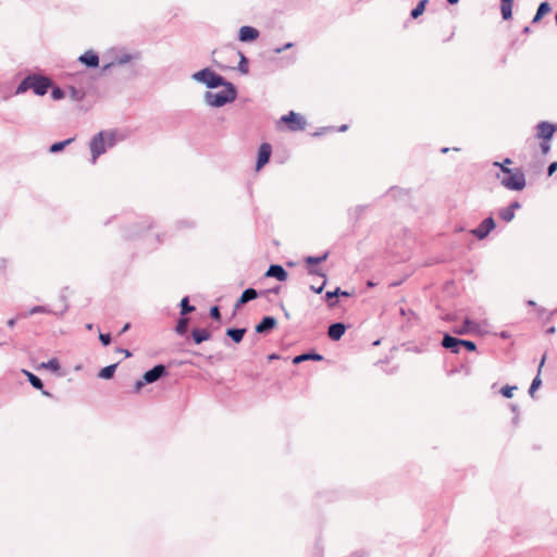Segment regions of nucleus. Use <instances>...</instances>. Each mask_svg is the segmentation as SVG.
Segmentation results:
<instances>
[{
	"label": "nucleus",
	"mask_w": 557,
	"mask_h": 557,
	"mask_svg": "<svg viewBox=\"0 0 557 557\" xmlns=\"http://www.w3.org/2000/svg\"><path fill=\"white\" fill-rule=\"evenodd\" d=\"M269 360L278 359V356L276 354L269 355Z\"/></svg>",
	"instance_id": "0e129e2a"
},
{
	"label": "nucleus",
	"mask_w": 557,
	"mask_h": 557,
	"mask_svg": "<svg viewBox=\"0 0 557 557\" xmlns=\"http://www.w3.org/2000/svg\"><path fill=\"white\" fill-rule=\"evenodd\" d=\"M557 170V161L552 162L547 168V175L552 176Z\"/></svg>",
	"instance_id": "8fccbe9b"
},
{
	"label": "nucleus",
	"mask_w": 557,
	"mask_h": 557,
	"mask_svg": "<svg viewBox=\"0 0 557 557\" xmlns=\"http://www.w3.org/2000/svg\"><path fill=\"white\" fill-rule=\"evenodd\" d=\"M117 364L119 363H112V364H109L104 368H102L99 373H98V376L100 379H103V380H110L113 377L114 373H115V370L117 368Z\"/></svg>",
	"instance_id": "cd10ccee"
},
{
	"label": "nucleus",
	"mask_w": 557,
	"mask_h": 557,
	"mask_svg": "<svg viewBox=\"0 0 557 557\" xmlns=\"http://www.w3.org/2000/svg\"><path fill=\"white\" fill-rule=\"evenodd\" d=\"M210 317L215 321L221 320V312H220V308L218 306H213L210 308Z\"/></svg>",
	"instance_id": "a18cd8bd"
},
{
	"label": "nucleus",
	"mask_w": 557,
	"mask_h": 557,
	"mask_svg": "<svg viewBox=\"0 0 557 557\" xmlns=\"http://www.w3.org/2000/svg\"><path fill=\"white\" fill-rule=\"evenodd\" d=\"M181 315H187L196 310L195 306L189 304V297L185 296L180 302Z\"/></svg>",
	"instance_id": "2f4dec72"
},
{
	"label": "nucleus",
	"mask_w": 557,
	"mask_h": 557,
	"mask_svg": "<svg viewBox=\"0 0 557 557\" xmlns=\"http://www.w3.org/2000/svg\"><path fill=\"white\" fill-rule=\"evenodd\" d=\"M52 86L53 82L50 77L32 73L17 85L14 95H22L32 89L35 95L45 96Z\"/></svg>",
	"instance_id": "f257e3e1"
},
{
	"label": "nucleus",
	"mask_w": 557,
	"mask_h": 557,
	"mask_svg": "<svg viewBox=\"0 0 557 557\" xmlns=\"http://www.w3.org/2000/svg\"><path fill=\"white\" fill-rule=\"evenodd\" d=\"M506 174L500 180V184L509 190H522L525 187V175L520 169H503Z\"/></svg>",
	"instance_id": "39448f33"
},
{
	"label": "nucleus",
	"mask_w": 557,
	"mask_h": 557,
	"mask_svg": "<svg viewBox=\"0 0 557 557\" xmlns=\"http://www.w3.org/2000/svg\"><path fill=\"white\" fill-rule=\"evenodd\" d=\"M550 149V145H549V141H546V140H543L541 143V150L544 154H546Z\"/></svg>",
	"instance_id": "3c124183"
},
{
	"label": "nucleus",
	"mask_w": 557,
	"mask_h": 557,
	"mask_svg": "<svg viewBox=\"0 0 557 557\" xmlns=\"http://www.w3.org/2000/svg\"><path fill=\"white\" fill-rule=\"evenodd\" d=\"M496 224L492 215L485 218L478 227L471 230V234L478 239H484L494 228Z\"/></svg>",
	"instance_id": "0eeeda50"
},
{
	"label": "nucleus",
	"mask_w": 557,
	"mask_h": 557,
	"mask_svg": "<svg viewBox=\"0 0 557 557\" xmlns=\"http://www.w3.org/2000/svg\"><path fill=\"white\" fill-rule=\"evenodd\" d=\"M223 89L218 92L206 91L203 95V101L207 106L212 108H221L227 103H232L237 98V89L231 82H225V85H221Z\"/></svg>",
	"instance_id": "f03ea898"
},
{
	"label": "nucleus",
	"mask_w": 557,
	"mask_h": 557,
	"mask_svg": "<svg viewBox=\"0 0 557 557\" xmlns=\"http://www.w3.org/2000/svg\"><path fill=\"white\" fill-rule=\"evenodd\" d=\"M428 2L429 0H420L418 4L411 10L410 16L412 18H418L420 15H422Z\"/></svg>",
	"instance_id": "72a5a7b5"
},
{
	"label": "nucleus",
	"mask_w": 557,
	"mask_h": 557,
	"mask_svg": "<svg viewBox=\"0 0 557 557\" xmlns=\"http://www.w3.org/2000/svg\"><path fill=\"white\" fill-rule=\"evenodd\" d=\"M277 324V321L274 317L265 315L261 319V321L255 326V331L258 334H267L271 332Z\"/></svg>",
	"instance_id": "9b49d317"
},
{
	"label": "nucleus",
	"mask_w": 557,
	"mask_h": 557,
	"mask_svg": "<svg viewBox=\"0 0 557 557\" xmlns=\"http://www.w3.org/2000/svg\"><path fill=\"white\" fill-rule=\"evenodd\" d=\"M138 234H139V232H138V231H128V232L126 233V237H127V238H132V237H134V236H136V235H138Z\"/></svg>",
	"instance_id": "4d7b16f0"
},
{
	"label": "nucleus",
	"mask_w": 557,
	"mask_h": 557,
	"mask_svg": "<svg viewBox=\"0 0 557 557\" xmlns=\"http://www.w3.org/2000/svg\"><path fill=\"white\" fill-rule=\"evenodd\" d=\"M367 208H368L367 205H358V206L351 208L348 212L350 220H354L357 222L362 216V214L364 213Z\"/></svg>",
	"instance_id": "7c9ffc66"
},
{
	"label": "nucleus",
	"mask_w": 557,
	"mask_h": 557,
	"mask_svg": "<svg viewBox=\"0 0 557 557\" xmlns=\"http://www.w3.org/2000/svg\"><path fill=\"white\" fill-rule=\"evenodd\" d=\"M137 55H133L131 53H123L121 55H117L115 59H114V62L112 64H116V65H124L128 62H131L133 59L137 58Z\"/></svg>",
	"instance_id": "c9c22d12"
},
{
	"label": "nucleus",
	"mask_w": 557,
	"mask_h": 557,
	"mask_svg": "<svg viewBox=\"0 0 557 557\" xmlns=\"http://www.w3.org/2000/svg\"><path fill=\"white\" fill-rule=\"evenodd\" d=\"M40 367L45 368V369H49L53 372L59 371L61 368L60 362L57 358H52V359L48 360L47 362H42Z\"/></svg>",
	"instance_id": "e433bc0d"
},
{
	"label": "nucleus",
	"mask_w": 557,
	"mask_h": 557,
	"mask_svg": "<svg viewBox=\"0 0 557 557\" xmlns=\"http://www.w3.org/2000/svg\"><path fill=\"white\" fill-rule=\"evenodd\" d=\"M281 290V286H275L268 290V293L278 294Z\"/></svg>",
	"instance_id": "bf43d9fd"
},
{
	"label": "nucleus",
	"mask_w": 557,
	"mask_h": 557,
	"mask_svg": "<svg viewBox=\"0 0 557 557\" xmlns=\"http://www.w3.org/2000/svg\"><path fill=\"white\" fill-rule=\"evenodd\" d=\"M15 324V321L13 319L9 320L8 321V325L9 326H13Z\"/></svg>",
	"instance_id": "69168bd1"
},
{
	"label": "nucleus",
	"mask_w": 557,
	"mask_h": 557,
	"mask_svg": "<svg viewBox=\"0 0 557 557\" xmlns=\"http://www.w3.org/2000/svg\"><path fill=\"white\" fill-rule=\"evenodd\" d=\"M343 296V297H350L351 293L347 290L341 289V287H336L334 290H329L325 293V299L327 301V305L330 308H334L337 305V300H334V298Z\"/></svg>",
	"instance_id": "a211bd4d"
},
{
	"label": "nucleus",
	"mask_w": 557,
	"mask_h": 557,
	"mask_svg": "<svg viewBox=\"0 0 557 557\" xmlns=\"http://www.w3.org/2000/svg\"><path fill=\"white\" fill-rule=\"evenodd\" d=\"M516 388V386L505 385L502 387L500 393L505 398H511Z\"/></svg>",
	"instance_id": "a19ab883"
},
{
	"label": "nucleus",
	"mask_w": 557,
	"mask_h": 557,
	"mask_svg": "<svg viewBox=\"0 0 557 557\" xmlns=\"http://www.w3.org/2000/svg\"><path fill=\"white\" fill-rule=\"evenodd\" d=\"M346 325L343 322H334L327 329V336L332 341H339L346 332Z\"/></svg>",
	"instance_id": "dca6fc26"
},
{
	"label": "nucleus",
	"mask_w": 557,
	"mask_h": 557,
	"mask_svg": "<svg viewBox=\"0 0 557 557\" xmlns=\"http://www.w3.org/2000/svg\"><path fill=\"white\" fill-rule=\"evenodd\" d=\"M512 160L510 158H506L503 162H494L493 165L500 169L503 172V169H509L507 165L511 164Z\"/></svg>",
	"instance_id": "49530a36"
},
{
	"label": "nucleus",
	"mask_w": 557,
	"mask_h": 557,
	"mask_svg": "<svg viewBox=\"0 0 557 557\" xmlns=\"http://www.w3.org/2000/svg\"><path fill=\"white\" fill-rule=\"evenodd\" d=\"M246 327H228L225 332L226 336H228L234 343L239 344L244 335L246 334Z\"/></svg>",
	"instance_id": "5701e85b"
},
{
	"label": "nucleus",
	"mask_w": 557,
	"mask_h": 557,
	"mask_svg": "<svg viewBox=\"0 0 557 557\" xmlns=\"http://www.w3.org/2000/svg\"><path fill=\"white\" fill-rule=\"evenodd\" d=\"M41 312H47V309L44 306H36L30 310L32 314Z\"/></svg>",
	"instance_id": "603ef678"
},
{
	"label": "nucleus",
	"mask_w": 557,
	"mask_h": 557,
	"mask_svg": "<svg viewBox=\"0 0 557 557\" xmlns=\"http://www.w3.org/2000/svg\"><path fill=\"white\" fill-rule=\"evenodd\" d=\"M329 131H335V129H334V127H331V126L322 127L320 131L315 132L313 135L314 136H320V135H322V134H324V133H326Z\"/></svg>",
	"instance_id": "864d4df0"
},
{
	"label": "nucleus",
	"mask_w": 557,
	"mask_h": 557,
	"mask_svg": "<svg viewBox=\"0 0 557 557\" xmlns=\"http://www.w3.org/2000/svg\"><path fill=\"white\" fill-rule=\"evenodd\" d=\"M293 46H294V44H293V42H287V44H285L283 47L274 48V49H273V51H274V53L280 54V53H282L284 50L290 49Z\"/></svg>",
	"instance_id": "de8ad7c7"
},
{
	"label": "nucleus",
	"mask_w": 557,
	"mask_h": 557,
	"mask_svg": "<svg viewBox=\"0 0 557 557\" xmlns=\"http://www.w3.org/2000/svg\"><path fill=\"white\" fill-rule=\"evenodd\" d=\"M169 374L166 366L159 363L144 373L145 382L152 384Z\"/></svg>",
	"instance_id": "6e6552de"
},
{
	"label": "nucleus",
	"mask_w": 557,
	"mask_h": 557,
	"mask_svg": "<svg viewBox=\"0 0 557 557\" xmlns=\"http://www.w3.org/2000/svg\"><path fill=\"white\" fill-rule=\"evenodd\" d=\"M226 50L236 53L239 57L237 69L242 74H247L249 72V61L246 55L242 51H235L232 48H226Z\"/></svg>",
	"instance_id": "393cba45"
},
{
	"label": "nucleus",
	"mask_w": 557,
	"mask_h": 557,
	"mask_svg": "<svg viewBox=\"0 0 557 557\" xmlns=\"http://www.w3.org/2000/svg\"><path fill=\"white\" fill-rule=\"evenodd\" d=\"M308 273L310 275H319L321 277H323V281L320 285H311L310 286V289L315 293V294H321L322 290L324 289L325 285H326V275L325 273H323L319 268H309L308 269Z\"/></svg>",
	"instance_id": "4be33fe9"
},
{
	"label": "nucleus",
	"mask_w": 557,
	"mask_h": 557,
	"mask_svg": "<svg viewBox=\"0 0 557 557\" xmlns=\"http://www.w3.org/2000/svg\"><path fill=\"white\" fill-rule=\"evenodd\" d=\"M442 346L453 354H458L461 349V338L445 333L442 339Z\"/></svg>",
	"instance_id": "f8f14e48"
},
{
	"label": "nucleus",
	"mask_w": 557,
	"mask_h": 557,
	"mask_svg": "<svg viewBox=\"0 0 557 557\" xmlns=\"http://www.w3.org/2000/svg\"><path fill=\"white\" fill-rule=\"evenodd\" d=\"M508 207L515 212L516 209L521 208V205L519 201H512Z\"/></svg>",
	"instance_id": "5fc2aeb1"
},
{
	"label": "nucleus",
	"mask_w": 557,
	"mask_h": 557,
	"mask_svg": "<svg viewBox=\"0 0 557 557\" xmlns=\"http://www.w3.org/2000/svg\"><path fill=\"white\" fill-rule=\"evenodd\" d=\"M259 37V30L252 26H242L238 32V40L250 42Z\"/></svg>",
	"instance_id": "ddd939ff"
},
{
	"label": "nucleus",
	"mask_w": 557,
	"mask_h": 557,
	"mask_svg": "<svg viewBox=\"0 0 557 557\" xmlns=\"http://www.w3.org/2000/svg\"><path fill=\"white\" fill-rule=\"evenodd\" d=\"M536 128L537 137L546 141H549L553 138L554 133L556 132V125L546 121L540 122Z\"/></svg>",
	"instance_id": "9d476101"
},
{
	"label": "nucleus",
	"mask_w": 557,
	"mask_h": 557,
	"mask_svg": "<svg viewBox=\"0 0 557 557\" xmlns=\"http://www.w3.org/2000/svg\"><path fill=\"white\" fill-rule=\"evenodd\" d=\"M129 329H131V323H126V324H124V326L122 327L120 333L123 334V333L127 332Z\"/></svg>",
	"instance_id": "052dcab7"
},
{
	"label": "nucleus",
	"mask_w": 557,
	"mask_h": 557,
	"mask_svg": "<svg viewBox=\"0 0 557 557\" xmlns=\"http://www.w3.org/2000/svg\"><path fill=\"white\" fill-rule=\"evenodd\" d=\"M148 384L147 382H145V377L143 376L141 380H138L136 381L135 385H134V389L135 392H139L144 385Z\"/></svg>",
	"instance_id": "09e8293b"
},
{
	"label": "nucleus",
	"mask_w": 557,
	"mask_h": 557,
	"mask_svg": "<svg viewBox=\"0 0 557 557\" xmlns=\"http://www.w3.org/2000/svg\"><path fill=\"white\" fill-rule=\"evenodd\" d=\"M189 318L182 315L176 323L175 332L178 335H185L188 331Z\"/></svg>",
	"instance_id": "c85d7f7f"
},
{
	"label": "nucleus",
	"mask_w": 557,
	"mask_h": 557,
	"mask_svg": "<svg viewBox=\"0 0 557 557\" xmlns=\"http://www.w3.org/2000/svg\"><path fill=\"white\" fill-rule=\"evenodd\" d=\"M348 129V125L347 124H343L342 126H339L336 131L337 132H345Z\"/></svg>",
	"instance_id": "680f3d73"
},
{
	"label": "nucleus",
	"mask_w": 557,
	"mask_h": 557,
	"mask_svg": "<svg viewBox=\"0 0 557 557\" xmlns=\"http://www.w3.org/2000/svg\"><path fill=\"white\" fill-rule=\"evenodd\" d=\"M99 341L103 346H109L111 344V335L109 333H100L99 334Z\"/></svg>",
	"instance_id": "c03bdc74"
},
{
	"label": "nucleus",
	"mask_w": 557,
	"mask_h": 557,
	"mask_svg": "<svg viewBox=\"0 0 557 557\" xmlns=\"http://www.w3.org/2000/svg\"><path fill=\"white\" fill-rule=\"evenodd\" d=\"M500 12L503 20H510L512 17L513 0H500Z\"/></svg>",
	"instance_id": "a878e982"
},
{
	"label": "nucleus",
	"mask_w": 557,
	"mask_h": 557,
	"mask_svg": "<svg viewBox=\"0 0 557 557\" xmlns=\"http://www.w3.org/2000/svg\"><path fill=\"white\" fill-rule=\"evenodd\" d=\"M498 215L499 218L505 221V222H510L513 220L515 218V212L509 208V207H506V208H502L499 211H498Z\"/></svg>",
	"instance_id": "f704fd0d"
},
{
	"label": "nucleus",
	"mask_w": 557,
	"mask_h": 557,
	"mask_svg": "<svg viewBox=\"0 0 557 557\" xmlns=\"http://www.w3.org/2000/svg\"><path fill=\"white\" fill-rule=\"evenodd\" d=\"M329 257V251H325L322 256H308L305 258V262L310 265V268H314L313 265L320 264L324 262Z\"/></svg>",
	"instance_id": "c756f323"
},
{
	"label": "nucleus",
	"mask_w": 557,
	"mask_h": 557,
	"mask_svg": "<svg viewBox=\"0 0 557 557\" xmlns=\"http://www.w3.org/2000/svg\"><path fill=\"white\" fill-rule=\"evenodd\" d=\"M542 18L543 17L539 13H535V15L533 16L532 23L533 24L539 23Z\"/></svg>",
	"instance_id": "13d9d810"
},
{
	"label": "nucleus",
	"mask_w": 557,
	"mask_h": 557,
	"mask_svg": "<svg viewBox=\"0 0 557 557\" xmlns=\"http://www.w3.org/2000/svg\"><path fill=\"white\" fill-rule=\"evenodd\" d=\"M461 347L466 348L468 351H475L476 345L472 341L461 339Z\"/></svg>",
	"instance_id": "37998d69"
},
{
	"label": "nucleus",
	"mask_w": 557,
	"mask_h": 557,
	"mask_svg": "<svg viewBox=\"0 0 557 557\" xmlns=\"http://www.w3.org/2000/svg\"><path fill=\"white\" fill-rule=\"evenodd\" d=\"M115 145V137L113 133L99 132L89 141V149L91 152V163L95 164L97 159L107 151V147Z\"/></svg>",
	"instance_id": "7ed1b4c3"
},
{
	"label": "nucleus",
	"mask_w": 557,
	"mask_h": 557,
	"mask_svg": "<svg viewBox=\"0 0 557 557\" xmlns=\"http://www.w3.org/2000/svg\"><path fill=\"white\" fill-rule=\"evenodd\" d=\"M387 194L393 198H397L400 197L401 195H407V191L398 187H391Z\"/></svg>",
	"instance_id": "79ce46f5"
},
{
	"label": "nucleus",
	"mask_w": 557,
	"mask_h": 557,
	"mask_svg": "<svg viewBox=\"0 0 557 557\" xmlns=\"http://www.w3.org/2000/svg\"><path fill=\"white\" fill-rule=\"evenodd\" d=\"M545 362V356H543L542 360H541V363L539 366V372H537V375L533 379L531 385H530V388H529V394L531 397L534 396V393L537 388H540V386L542 385V380L540 377V373H541V368L543 367Z\"/></svg>",
	"instance_id": "bb28decb"
},
{
	"label": "nucleus",
	"mask_w": 557,
	"mask_h": 557,
	"mask_svg": "<svg viewBox=\"0 0 557 557\" xmlns=\"http://www.w3.org/2000/svg\"><path fill=\"white\" fill-rule=\"evenodd\" d=\"M258 296H259V293L255 288H252V287L246 288L242 293L240 297L236 300L235 309H238L242 306H244L245 304H247L251 300H255L256 298H258Z\"/></svg>",
	"instance_id": "f3484780"
},
{
	"label": "nucleus",
	"mask_w": 557,
	"mask_h": 557,
	"mask_svg": "<svg viewBox=\"0 0 557 557\" xmlns=\"http://www.w3.org/2000/svg\"><path fill=\"white\" fill-rule=\"evenodd\" d=\"M191 79L197 83L203 84L208 89H215L225 85L227 82L222 75L218 74L210 67H205L191 74Z\"/></svg>",
	"instance_id": "20e7f679"
},
{
	"label": "nucleus",
	"mask_w": 557,
	"mask_h": 557,
	"mask_svg": "<svg viewBox=\"0 0 557 557\" xmlns=\"http://www.w3.org/2000/svg\"><path fill=\"white\" fill-rule=\"evenodd\" d=\"M84 96L85 94L81 89H77L73 86L70 87V97L72 98V100L81 101L83 100Z\"/></svg>",
	"instance_id": "4c0bfd02"
},
{
	"label": "nucleus",
	"mask_w": 557,
	"mask_h": 557,
	"mask_svg": "<svg viewBox=\"0 0 557 557\" xmlns=\"http://www.w3.org/2000/svg\"><path fill=\"white\" fill-rule=\"evenodd\" d=\"M552 8L550 4L547 1L541 2L537 7L536 13H539L542 17L550 12Z\"/></svg>",
	"instance_id": "ea45409f"
},
{
	"label": "nucleus",
	"mask_w": 557,
	"mask_h": 557,
	"mask_svg": "<svg viewBox=\"0 0 557 557\" xmlns=\"http://www.w3.org/2000/svg\"><path fill=\"white\" fill-rule=\"evenodd\" d=\"M64 97H65V91H64L62 88H60V87H58V86L52 87V90H51V98H52L53 100H61V99H63Z\"/></svg>",
	"instance_id": "58836bf2"
},
{
	"label": "nucleus",
	"mask_w": 557,
	"mask_h": 557,
	"mask_svg": "<svg viewBox=\"0 0 557 557\" xmlns=\"http://www.w3.org/2000/svg\"><path fill=\"white\" fill-rule=\"evenodd\" d=\"M272 153V147L269 143H263L258 149V157L256 162V170L260 171L265 164L269 163Z\"/></svg>",
	"instance_id": "1a4fd4ad"
},
{
	"label": "nucleus",
	"mask_w": 557,
	"mask_h": 557,
	"mask_svg": "<svg viewBox=\"0 0 557 557\" xmlns=\"http://www.w3.org/2000/svg\"><path fill=\"white\" fill-rule=\"evenodd\" d=\"M116 351L121 352V354H124L125 357H127V358L132 356V352L128 349L117 348Z\"/></svg>",
	"instance_id": "6e6d98bb"
},
{
	"label": "nucleus",
	"mask_w": 557,
	"mask_h": 557,
	"mask_svg": "<svg viewBox=\"0 0 557 557\" xmlns=\"http://www.w3.org/2000/svg\"><path fill=\"white\" fill-rule=\"evenodd\" d=\"M530 30H531V29H530V27H529V26H525V27L523 28V33H524V34H529V33H530Z\"/></svg>",
	"instance_id": "774afa93"
},
{
	"label": "nucleus",
	"mask_w": 557,
	"mask_h": 557,
	"mask_svg": "<svg viewBox=\"0 0 557 557\" xmlns=\"http://www.w3.org/2000/svg\"><path fill=\"white\" fill-rule=\"evenodd\" d=\"M264 275L267 277H274L280 282H284L288 277L287 271L281 264H271Z\"/></svg>",
	"instance_id": "2eb2a0df"
},
{
	"label": "nucleus",
	"mask_w": 557,
	"mask_h": 557,
	"mask_svg": "<svg viewBox=\"0 0 557 557\" xmlns=\"http://www.w3.org/2000/svg\"><path fill=\"white\" fill-rule=\"evenodd\" d=\"M281 122L286 124L292 132L302 131L306 127V120L299 113L289 111L281 117Z\"/></svg>",
	"instance_id": "423d86ee"
},
{
	"label": "nucleus",
	"mask_w": 557,
	"mask_h": 557,
	"mask_svg": "<svg viewBox=\"0 0 557 557\" xmlns=\"http://www.w3.org/2000/svg\"><path fill=\"white\" fill-rule=\"evenodd\" d=\"M478 326L479 325L476 322L472 321L469 318H466L463 321V324L460 327L455 329L454 333H456L458 335L469 334V333L475 332L478 330Z\"/></svg>",
	"instance_id": "aec40b11"
},
{
	"label": "nucleus",
	"mask_w": 557,
	"mask_h": 557,
	"mask_svg": "<svg viewBox=\"0 0 557 557\" xmlns=\"http://www.w3.org/2000/svg\"><path fill=\"white\" fill-rule=\"evenodd\" d=\"M527 304H528V306H532V307L536 306L535 301H533V300H528Z\"/></svg>",
	"instance_id": "338daca9"
},
{
	"label": "nucleus",
	"mask_w": 557,
	"mask_h": 557,
	"mask_svg": "<svg viewBox=\"0 0 557 557\" xmlns=\"http://www.w3.org/2000/svg\"><path fill=\"white\" fill-rule=\"evenodd\" d=\"M307 360L321 361V360H323V356L315 351H308V352H304V354L295 356L293 358V363L299 364Z\"/></svg>",
	"instance_id": "412c9836"
},
{
	"label": "nucleus",
	"mask_w": 557,
	"mask_h": 557,
	"mask_svg": "<svg viewBox=\"0 0 557 557\" xmlns=\"http://www.w3.org/2000/svg\"><path fill=\"white\" fill-rule=\"evenodd\" d=\"M191 337L195 344L199 345L211 337V333L206 329H193Z\"/></svg>",
	"instance_id": "b1692460"
},
{
	"label": "nucleus",
	"mask_w": 557,
	"mask_h": 557,
	"mask_svg": "<svg viewBox=\"0 0 557 557\" xmlns=\"http://www.w3.org/2000/svg\"><path fill=\"white\" fill-rule=\"evenodd\" d=\"M72 141H74V138H67L63 141H57L49 147V152L58 153L62 151L66 146H69Z\"/></svg>",
	"instance_id": "473e14b6"
},
{
	"label": "nucleus",
	"mask_w": 557,
	"mask_h": 557,
	"mask_svg": "<svg viewBox=\"0 0 557 557\" xmlns=\"http://www.w3.org/2000/svg\"><path fill=\"white\" fill-rule=\"evenodd\" d=\"M23 373L27 376L28 382L34 388L41 391L42 395L45 396H51V394L48 391L44 389V383L39 376L35 375L34 373L27 370H23Z\"/></svg>",
	"instance_id": "6ab92c4d"
},
{
	"label": "nucleus",
	"mask_w": 557,
	"mask_h": 557,
	"mask_svg": "<svg viewBox=\"0 0 557 557\" xmlns=\"http://www.w3.org/2000/svg\"><path fill=\"white\" fill-rule=\"evenodd\" d=\"M556 332V327L555 326H550L546 330V333L547 334H554Z\"/></svg>",
	"instance_id": "e2e57ef3"
},
{
	"label": "nucleus",
	"mask_w": 557,
	"mask_h": 557,
	"mask_svg": "<svg viewBox=\"0 0 557 557\" xmlns=\"http://www.w3.org/2000/svg\"><path fill=\"white\" fill-rule=\"evenodd\" d=\"M78 61L88 69H96L99 66V55L92 50H88L79 55Z\"/></svg>",
	"instance_id": "4468645a"
}]
</instances>
